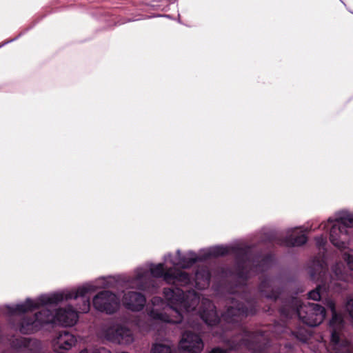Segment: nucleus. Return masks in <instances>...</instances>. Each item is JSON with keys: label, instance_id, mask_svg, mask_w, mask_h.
<instances>
[{"label": "nucleus", "instance_id": "obj_8", "mask_svg": "<svg viewBox=\"0 0 353 353\" xmlns=\"http://www.w3.org/2000/svg\"><path fill=\"white\" fill-rule=\"evenodd\" d=\"M170 272L171 270L164 271V265L162 263L157 265L150 263L149 270L147 267H138L134 270V276H124L121 281L127 288L146 291L152 285V280L150 276L157 279L163 278L168 283L169 279H167L165 276L170 274Z\"/></svg>", "mask_w": 353, "mask_h": 353}, {"label": "nucleus", "instance_id": "obj_25", "mask_svg": "<svg viewBox=\"0 0 353 353\" xmlns=\"http://www.w3.org/2000/svg\"><path fill=\"white\" fill-rule=\"evenodd\" d=\"M151 353H173V352L169 345L154 343L152 347Z\"/></svg>", "mask_w": 353, "mask_h": 353}, {"label": "nucleus", "instance_id": "obj_34", "mask_svg": "<svg viewBox=\"0 0 353 353\" xmlns=\"http://www.w3.org/2000/svg\"><path fill=\"white\" fill-rule=\"evenodd\" d=\"M228 351L221 347L213 348L210 353H227Z\"/></svg>", "mask_w": 353, "mask_h": 353}, {"label": "nucleus", "instance_id": "obj_21", "mask_svg": "<svg viewBox=\"0 0 353 353\" xmlns=\"http://www.w3.org/2000/svg\"><path fill=\"white\" fill-rule=\"evenodd\" d=\"M307 242V236L305 234L298 236L289 234L281 240V245L288 248L301 247Z\"/></svg>", "mask_w": 353, "mask_h": 353}, {"label": "nucleus", "instance_id": "obj_23", "mask_svg": "<svg viewBox=\"0 0 353 353\" xmlns=\"http://www.w3.org/2000/svg\"><path fill=\"white\" fill-rule=\"evenodd\" d=\"M330 345L333 350L336 353H341L347 347V343L345 341L341 340L339 334L334 330L330 336Z\"/></svg>", "mask_w": 353, "mask_h": 353}, {"label": "nucleus", "instance_id": "obj_20", "mask_svg": "<svg viewBox=\"0 0 353 353\" xmlns=\"http://www.w3.org/2000/svg\"><path fill=\"white\" fill-rule=\"evenodd\" d=\"M166 279H169V284L186 285L190 283V276L188 273L181 270H172L170 274H166Z\"/></svg>", "mask_w": 353, "mask_h": 353}, {"label": "nucleus", "instance_id": "obj_36", "mask_svg": "<svg viewBox=\"0 0 353 353\" xmlns=\"http://www.w3.org/2000/svg\"><path fill=\"white\" fill-rule=\"evenodd\" d=\"M79 353H89V350L88 349H84L80 351Z\"/></svg>", "mask_w": 353, "mask_h": 353}, {"label": "nucleus", "instance_id": "obj_30", "mask_svg": "<svg viewBox=\"0 0 353 353\" xmlns=\"http://www.w3.org/2000/svg\"><path fill=\"white\" fill-rule=\"evenodd\" d=\"M345 309L353 321V299L347 300Z\"/></svg>", "mask_w": 353, "mask_h": 353}, {"label": "nucleus", "instance_id": "obj_35", "mask_svg": "<svg viewBox=\"0 0 353 353\" xmlns=\"http://www.w3.org/2000/svg\"><path fill=\"white\" fill-rule=\"evenodd\" d=\"M284 347H285V348L288 349V350L294 349V345L290 342L285 343L284 345Z\"/></svg>", "mask_w": 353, "mask_h": 353}, {"label": "nucleus", "instance_id": "obj_13", "mask_svg": "<svg viewBox=\"0 0 353 353\" xmlns=\"http://www.w3.org/2000/svg\"><path fill=\"white\" fill-rule=\"evenodd\" d=\"M279 279L276 276H265L258 285V291L267 299L276 301L283 293V288L279 285Z\"/></svg>", "mask_w": 353, "mask_h": 353}, {"label": "nucleus", "instance_id": "obj_28", "mask_svg": "<svg viewBox=\"0 0 353 353\" xmlns=\"http://www.w3.org/2000/svg\"><path fill=\"white\" fill-rule=\"evenodd\" d=\"M343 323V319L340 314L336 311L332 312V318L330 321V324L332 326L340 325Z\"/></svg>", "mask_w": 353, "mask_h": 353}, {"label": "nucleus", "instance_id": "obj_1", "mask_svg": "<svg viewBox=\"0 0 353 353\" xmlns=\"http://www.w3.org/2000/svg\"><path fill=\"white\" fill-rule=\"evenodd\" d=\"M100 284L95 285L92 283H85L79 286L73 290H62L52 294H43L38 296L35 299L27 298L23 303L16 305H7L8 313L10 315L22 314L28 312H32L40 306L43 305H56L63 301L70 299H82V305L79 307V310L83 313H86L90 310V298L86 296L89 292H94L97 288H110L112 284L105 278H101L99 281Z\"/></svg>", "mask_w": 353, "mask_h": 353}, {"label": "nucleus", "instance_id": "obj_38", "mask_svg": "<svg viewBox=\"0 0 353 353\" xmlns=\"http://www.w3.org/2000/svg\"><path fill=\"white\" fill-rule=\"evenodd\" d=\"M210 277V274L209 272H207V279L209 280Z\"/></svg>", "mask_w": 353, "mask_h": 353}, {"label": "nucleus", "instance_id": "obj_37", "mask_svg": "<svg viewBox=\"0 0 353 353\" xmlns=\"http://www.w3.org/2000/svg\"><path fill=\"white\" fill-rule=\"evenodd\" d=\"M159 17H165L170 18V15H168V14L159 15Z\"/></svg>", "mask_w": 353, "mask_h": 353}, {"label": "nucleus", "instance_id": "obj_26", "mask_svg": "<svg viewBox=\"0 0 353 353\" xmlns=\"http://www.w3.org/2000/svg\"><path fill=\"white\" fill-rule=\"evenodd\" d=\"M292 336H294L296 340L302 343H307L309 340V336L307 332L303 330H298L292 332Z\"/></svg>", "mask_w": 353, "mask_h": 353}, {"label": "nucleus", "instance_id": "obj_14", "mask_svg": "<svg viewBox=\"0 0 353 353\" xmlns=\"http://www.w3.org/2000/svg\"><path fill=\"white\" fill-rule=\"evenodd\" d=\"M179 348L186 353H200L204 347L201 336L191 331H185L179 344Z\"/></svg>", "mask_w": 353, "mask_h": 353}, {"label": "nucleus", "instance_id": "obj_10", "mask_svg": "<svg viewBox=\"0 0 353 353\" xmlns=\"http://www.w3.org/2000/svg\"><path fill=\"white\" fill-rule=\"evenodd\" d=\"M93 307L98 312L110 315L116 313L120 307V298L114 292L103 290L98 292L92 299Z\"/></svg>", "mask_w": 353, "mask_h": 353}, {"label": "nucleus", "instance_id": "obj_9", "mask_svg": "<svg viewBox=\"0 0 353 353\" xmlns=\"http://www.w3.org/2000/svg\"><path fill=\"white\" fill-rule=\"evenodd\" d=\"M164 299L170 307L171 312L183 314V312L190 313L196 311L200 303V298L194 291L185 293L179 288H165L163 290Z\"/></svg>", "mask_w": 353, "mask_h": 353}, {"label": "nucleus", "instance_id": "obj_32", "mask_svg": "<svg viewBox=\"0 0 353 353\" xmlns=\"http://www.w3.org/2000/svg\"><path fill=\"white\" fill-rule=\"evenodd\" d=\"M24 34V32H21L18 34V36H17L16 37L10 39V40H8V41H6L4 42H2L0 43V48H2L3 46H6V44L8 43H10L11 42H13L16 40H17L19 38H20L23 34Z\"/></svg>", "mask_w": 353, "mask_h": 353}, {"label": "nucleus", "instance_id": "obj_12", "mask_svg": "<svg viewBox=\"0 0 353 353\" xmlns=\"http://www.w3.org/2000/svg\"><path fill=\"white\" fill-rule=\"evenodd\" d=\"M264 339V332L262 331L251 332L244 327H241L240 336L238 339L232 341L231 348L237 350L241 346L256 351L262 346L261 341Z\"/></svg>", "mask_w": 353, "mask_h": 353}, {"label": "nucleus", "instance_id": "obj_7", "mask_svg": "<svg viewBox=\"0 0 353 353\" xmlns=\"http://www.w3.org/2000/svg\"><path fill=\"white\" fill-rule=\"evenodd\" d=\"M336 217H329L326 222H322L318 228L330 230V241L333 245L341 250L348 247L349 235L347 228L353 226V214L347 210L339 211L336 213Z\"/></svg>", "mask_w": 353, "mask_h": 353}, {"label": "nucleus", "instance_id": "obj_24", "mask_svg": "<svg viewBox=\"0 0 353 353\" xmlns=\"http://www.w3.org/2000/svg\"><path fill=\"white\" fill-rule=\"evenodd\" d=\"M32 340L28 338L15 339L11 343V347L18 351H26L31 346Z\"/></svg>", "mask_w": 353, "mask_h": 353}, {"label": "nucleus", "instance_id": "obj_11", "mask_svg": "<svg viewBox=\"0 0 353 353\" xmlns=\"http://www.w3.org/2000/svg\"><path fill=\"white\" fill-rule=\"evenodd\" d=\"M102 334L107 341L119 345H129L134 341L132 331L119 323L104 327Z\"/></svg>", "mask_w": 353, "mask_h": 353}, {"label": "nucleus", "instance_id": "obj_33", "mask_svg": "<svg viewBox=\"0 0 353 353\" xmlns=\"http://www.w3.org/2000/svg\"><path fill=\"white\" fill-rule=\"evenodd\" d=\"M328 308L332 312H336V305L334 301L330 300L327 301V304Z\"/></svg>", "mask_w": 353, "mask_h": 353}, {"label": "nucleus", "instance_id": "obj_17", "mask_svg": "<svg viewBox=\"0 0 353 353\" xmlns=\"http://www.w3.org/2000/svg\"><path fill=\"white\" fill-rule=\"evenodd\" d=\"M77 341L74 334L67 331H61L53 341L54 351L57 353H65L70 350Z\"/></svg>", "mask_w": 353, "mask_h": 353}, {"label": "nucleus", "instance_id": "obj_3", "mask_svg": "<svg viewBox=\"0 0 353 353\" xmlns=\"http://www.w3.org/2000/svg\"><path fill=\"white\" fill-rule=\"evenodd\" d=\"M256 301L252 299L246 303L239 302L230 306L219 316L213 302L208 299H203L198 313L202 321L208 326H214L220 322L234 327H239L242 319L256 314Z\"/></svg>", "mask_w": 353, "mask_h": 353}, {"label": "nucleus", "instance_id": "obj_29", "mask_svg": "<svg viewBox=\"0 0 353 353\" xmlns=\"http://www.w3.org/2000/svg\"><path fill=\"white\" fill-rule=\"evenodd\" d=\"M316 245L319 249H324V247L327 243L326 238L321 235L315 238Z\"/></svg>", "mask_w": 353, "mask_h": 353}, {"label": "nucleus", "instance_id": "obj_39", "mask_svg": "<svg viewBox=\"0 0 353 353\" xmlns=\"http://www.w3.org/2000/svg\"><path fill=\"white\" fill-rule=\"evenodd\" d=\"M268 239H269L270 241H272V240L273 239V238H272V235H270V236H268Z\"/></svg>", "mask_w": 353, "mask_h": 353}, {"label": "nucleus", "instance_id": "obj_16", "mask_svg": "<svg viewBox=\"0 0 353 353\" xmlns=\"http://www.w3.org/2000/svg\"><path fill=\"white\" fill-rule=\"evenodd\" d=\"M148 315L150 319L156 323H165L171 324H179L183 320V314H176L172 312V314H167L157 308H151L148 312Z\"/></svg>", "mask_w": 353, "mask_h": 353}, {"label": "nucleus", "instance_id": "obj_6", "mask_svg": "<svg viewBox=\"0 0 353 353\" xmlns=\"http://www.w3.org/2000/svg\"><path fill=\"white\" fill-rule=\"evenodd\" d=\"M176 254V257L170 253L165 255V261H169L174 266L187 269L197 262H203L211 258L226 256L229 254V249L228 246L217 245L201 249L199 254L191 250L183 254L180 250H177Z\"/></svg>", "mask_w": 353, "mask_h": 353}, {"label": "nucleus", "instance_id": "obj_19", "mask_svg": "<svg viewBox=\"0 0 353 353\" xmlns=\"http://www.w3.org/2000/svg\"><path fill=\"white\" fill-rule=\"evenodd\" d=\"M19 330L23 334H30L41 330V325L38 323L35 315L33 316H24L19 323Z\"/></svg>", "mask_w": 353, "mask_h": 353}, {"label": "nucleus", "instance_id": "obj_27", "mask_svg": "<svg viewBox=\"0 0 353 353\" xmlns=\"http://www.w3.org/2000/svg\"><path fill=\"white\" fill-rule=\"evenodd\" d=\"M343 258L346 262L349 269L353 271V250L345 252L343 254Z\"/></svg>", "mask_w": 353, "mask_h": 353}, {"label": "nucleus", "instance_id": "obj_22", "mask_svg": "<svg viewBox=\"0 0 353 353\" xmlns=\"http://www.w3.org/2000/svg\"><path fill=\"white\" fill-rule=\"evenodd\" d=\"M36 319L41 325V330L47 325L56 323L55 313L48 309H42L35 314Z\"/></svg>", "mask_w": 353, "mask_h": 353}, {"label": "nucleus", "instance_id": "obj_18", "mask_svg": "<svg viewBox=\"0 0 353 353\" xmlns=\"http://www.w3.org/2000/svg\"><path fill=\"white\" fill-rule=\"evenodd\" d=\"M55 316L56 322L65 327L74 325L79 319L77 311L70 305L65 308H59L57 310Z\"/></svg>", "mask_w": 353, "mask_h": 353}, {"label": "nucleus", "instance_id": "obj_5", "mask_svg": "<svg viewBox=\"0 0 353 353\" xmlns=\"http://www.w3.org/2000/svg\"><path fill=\"white\" fill-rule=\"evenodd\" d=\"M279 314L286 319L296 315L305 325L316 327L323 321L326 312L325 307L319 303H303L297 297L290 296L283 301L279 308Z\"/></svg>", "mask_w": 353, "mask_h": 353}, {"label": "nucleus", "instance_id": "obj_31", "mask_svg": "<svg viewBox=\"0 0 353 353\" xmlns=\"http://www.w3.org/2000/svg\"><path fill=\"white\" fill-rule=\"evenodd\" d=\"M89 353H112L109 350L103 347H94Z\"/></svg>", "mask_w": 353, "mask_h": 353}, {"label": "nucleus", "instance_id": "obj_15", "mask_svg": "<svg viewBox=\"0 0 353 353\" xmlns=\"http://www.w3.org/2000/svg\"><path fill=\"white\" fill-rule=\"evenodd\" d=\"M123 303L128 310L132 312H140L145 305L146 298L141 292L128 291L123 296Z\"/></svg>", "mask_w": 353, "mask_h": 353}, {"label": "nucleus", "instance_id": "obj_4", "mask_svg": "<svg viewBox=\"0 0 353 353\" xmlns=\"http://www.w3.org/2000/svg\"><path fill=\"white\" fill-rule=\"evenodd\" d=\"M229 254L234 255V273L243 281H248L252 273L262 274L270 270L276 263V258L273 253L265 255L257 254L252 256V246L246 245L228 246Z\"/></svg>", "mask_w": 353, "mask_h": 353}, {"label": "nucleus", "instance_id": "obj_2", "mask_svg": "<svg viewBox=\"0 0 353 353\" xmlns=\"http://www.w3.org/2000/svg\"><path fill=\"white\" fill-rule=\"evenodd\" d=\"M332 271L335 278L329 273L328 265L323 257L314 256L310 261L308 273L310 279L318 284L315 289L307 293L309 299L319 301L322 292L329 290L341 292L345 289V285L343 283L345 276L341 270V265L339 263L334 265L332 267Z\"/></svg>", "mask_w": 353, "mask_h": 353}]
</instances>
